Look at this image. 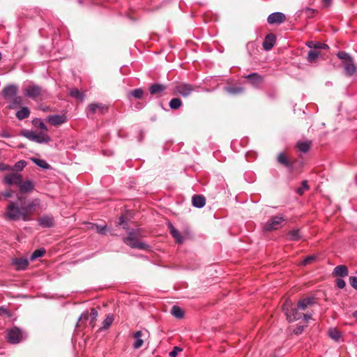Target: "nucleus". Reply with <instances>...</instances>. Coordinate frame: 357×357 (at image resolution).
<instances>
[{
	"mask_svg": "<svg viewBox=\"0 0 357 357\" xmlns=\"http://www.w3.org/2000/svg\"><path fill=\"white\" fill-rule=\"evenodd\" d=\"M40 200L35 199L27 203V205H22L19 207L16 203L10 202L6 208L3 218L8 221H29L36 211V206L39 204Z\"/></svg>",
	"mask_w": 357,
	"mask_h": 357,
	"instance_id": "1",
	"label": "nucleus"
},
{
	"mask_svg": "<svg viewBox=\"0 0 357 357\" xmlns=\"http://www.w3.org/2000/svg\"><path fill=\"white\" fill-rule=\"evenodd\" d=\"M3 183L9 186L16 185L21 194L30 193L33 191L34 183L29 179L23 180V176L17 172H11L5 175Z\"/></svg>",
	"mask_w": 357,
	"mask_h": 357,
	"instance_id": "2",
	"label": "nucleus"
},
{
	"mask_svg": "<svg viewBox=\"0 0 357 357\" xmlns=\"http://www.w3.org/2000/svg\"><path fill=\"white\" fill-rule=\"evenodd\" d=\"M282 310L286 316L288 322H294L295 321L303 319L305 323H308L312 319V314L303 313L298 306L295 305L289 298L285 299L282 305Z\"/></svg>",
	"mask_w": 357,
	"mask_h": 357,
	"instance_id": "3",
	"label": "nucleus"
},
{
	"mask_svg": "<svg viewBox=\"0 0 357 357\" xmlns=\"http://www.w3.org/2000/svg\"><path fill=\"white\" fill-rule=\"evenodd\" d=\"M276 160L278 163L287 168L291 175H298L303 172V162L298 159L291 160L285 152L278 153Z\"/></svg>",
	"mask_w": 357,
	"mask_h": 357,
	"instance_id": "4",
	"label": "nucleus"
},
{
	"mask_svg": "<svg viewBox=\"0 0 357 357\" xmlns=\"http://www.w3.org/2000/svg\"><path fill=\"white\" fill-rule=\"evenodd\" d=\"M139 235L140 230L139 229H132L128 232V236L123 238V241L125 244H126L131 248L144 250H147L149 248V245L144 242L139 241Z\"/></svg>",
	"mask_w": 357,
	"mask_h": 357,
	"instance_id": "5",
	"label": "nucleus"
},
{
	"mask_svg": "<svg viewBox=\"0 0 357 357\" xmlns=\"http://www.w3.org/2000/svg\"><path fill=\"white\" fill-rule=\"evenodd\" d=\"M286 221L284 215L271 216L270 219L262 226V230L265 232L278 230L281 228L282 223Z\"/></svg>",
	"mask_w": 357,
	"mask_h": 357,
	"instance_id": "6",
	"label": "nucleus"
},
{
	"mask_svg": "<svg viewBox=\"0 0 357 357\" xmlns=\"http://www.w3.org/2000/svg\"><path fill=\"white\" fill-rule=\"evenodd\" d=\"M86 111L88 115H93L96 112L105 114L109 111V107L103 103L93 102L87 106Z\"/></svg>",
	"mask_w": 357,
	"mask_h": 357,
	"instance_id": "7",
	"label": "nucleus"
},
{
	"mask_svg": "<svg viewBox=\"0 0 357 357\" xmlns=\"http://www.w3.org/2000/svg\"><path fill=\"white\" fill-rule=\"evenodd\" d=\"M7 338L8 342L18 344L23 338L22 333L19 328L14 326L8 331Z\"/></svg>",
	"mask_w": 357,
	"mask_h": 357,
	"instance_id": "8",
	"label": "nucleus"
},
{
	"mask_svg": "<svg viewBox=\"0 0 357 357\" xmlns=\"http://www.w3.org/2000/svg\"><path fill=\"white\" fill-rule=\"evenodd\" d=\"M42 89L38 85H29L24 89L26 97L36 100L41 96Z\"/></svg>",
	"mask_w": 357,
	"mask_h": 357,
	"instance_id": "9",
	"label": "nucleus"
},
{
	"mask_svg": "<svg viewBox=\"0 0 357 357\" xmlns=\"http://www.w3.org/2000/svg\"><path fill=\"white\" fill-rule=\"evenodd\" d=\"M195 89V86L186 83H181L178 84L175 87V91L176 93L182 96L183 97L189 96L192 91Z\"/></svg>",
	"mask_w": 357,
	"mask_h": 357,
	"instance_id": "10",
	"label": "nucleus"
},
{
	"mask_svg": "<svg viewBox=\"0 0 357 357\" xmlns=\"http://www.w3.org/2000/svg\"><path fill=\"white\" fill-rule=\"evenodd\" d=\"M286 20V16L281 12H275L268 15L267 22L269 24H280Z\"/></svg>",
	"mask_w": 357,
	"mask_h": 357,
	"instance_id": "11",
	"label": "nucleus"
},
{
	"mask_svg": "<svg viewBox=\"0 0 357 357\" xmlns=\"http://www.w3.org/2000/svg\"><path fill=\"white\" fill-rule=\"evenodd\" d=\"M316 303L317 298L314 296H307L298 300L297 305L302 311H305L308 307L314 305Z\"/></svg>",
	"mask_w": 357,
	"mask_h": 357,
	"instance_id": "12",
	"label": "nucleus"
},
{
	"mask_svg": "<svg viewBox=\"0 0 357 357\" xmlns=\"http://www.w3.org/2000/svg\"><path fill=\"white\" fill-rule=\"evenodd\" d=\"M68 118L66 114L50 115L47 117V121L54 126H58L67 122Z\"/></svg>",
	"mask_w": 357,
	"mask_h": 357,
	"instance_id": "13",
	"label": "nucleus"
},
{
	"mask_svg": "<svg viewBox=\"0 0 357 357\" xmlns=\"http://www.w3.org/2000/svg\"><path fill=\"white\" fill-rule=\"evenodd\" d=\"M245 78L248 79L250 84L256 88L261 87L264 82V77L258 73H251L245 76Z\"/></svg>",
	"mask_w": 357,
	"mask_h": 357,
	"instance_id": "14",
	"label": "nucleus"
},
{
	"mask_svg": "<svg viewBox=\"0 0 357 357\" xmlns=\"http://www.w3.org/2000/svg\"><path fill=\"white\" fill-rule=\"evenodd\" d=\"M337 56L341 60L342 67H355L353 59L349 53L340 51L337 52Z\"/></svg>",
	"mask_w": 357,
	"mask_h": 357,
	"instance_id": "15",
	"label": "nucleus"
},
{
	"mask_svg": "<svg viewBox=\"0 0 357 357\" xmlns=\"http://www.w3.org/2000/svg\"><path fill=\"white\" fill-rule=\"evenodd\" d=\"M349 269L346 265H338L335 266L332 272L333 278H344L348 276Z\"/></svg>",
	"mask_w": 357,
	"mask_h": 357,
	"instance_id": "16",
	"label": "nucleus"
},
{
	"mask_svg": "<svg viewBox=\"0 0 357 357\" xmlns=\"http://www.w3.org/2000/svg\"><path fill=\"white\" fill-rule=\"evenodd\" d=\"M17 93V87L15 85H8L2 91V95L6 100H10Z\"/></svg>",
	"mask_w": 357,
	"mask_h": 357,
	"instance_id": "17",
	"label": "nucleus"
},
{
	"mask_svg": "<svg viewBox=\"0 0 357 357\" xmlns=\"http://www.w3.org/2000/svg\"><path fill=\"white\" fill-rule=\"evenodd\" d=\"M285 238L290 241H298L302 238V234L300 229H293L289 231L286 235Z\"/></svg>",
	"mask_w": 357,
	"mask_h": 357,
	"instance_id": "18",
	"label": "nucleus"
},
{
	"mask_svg": "<svg viewBox=\"0 0 357 357\" xmlns=\"http://www.w3.org/2000/svg\"><path fill=\"white\" fill-rule=\"evenodd\" d=\"M167 226H168L169 233L173 236V238L175 239L176 243H177L178 244L183 243V238L181 236L179 231L177 230L171 222H169Z\"/></svg>",
	"mask_w": 357,
	"mask_h": 357,
	"instance_id": "19",
	"label": "nucleus"
},
{
	"mask_svg": "<svg viewBox=\"0 0 357 357\" xmlns=\"http://www.w3.org/2000/svg\"><path fill=\"white\" fill-rule=\"evenodd\" d=\"M305 45L313 50L319 51L321 50H328L329 47L325 43H320L316 40H310L306 42Z\"/></svg>",
	"mask_w": 357,
	"mask_h": 357,
	"instance_id": "20",
	"label": "nucleus"
},
{
	"mask_svg": "<svg viewBox=\"0 0 357 357\" xmlns=\"http://www.w3.org/2000/svg\"><path fill=\"white\" fill-rule=\"evenodd\" d=\"M68 95L70 97L79 100V102H83L86 97L85 93L81 91L77 88L69 89Z\"/></svg>",
	"mask_w": 357,
	"mask_h": 357,
	"instance_id": "21",
	"label": "nucleus"
},
{
	"mask_svg": "<svg viewBox=\"0 0 357 357\" xmlns=\"http://www.w3.org/2000/svg\"><path fill=\"white\" fill-rule=\"evenodd\" d=\"M312 145L311 140L298 141L296 144V148L302 153H307L310 151Z\"/></svg>",
	"mask_w": 357,
	"mask_h": 357,
	"instance_id": "22",
	"label": "nucleus"
},
{
	"mask_svg": "<svg viewBox=\"0 0 357 357\" xmlns=\"http://www.w3.org/2000/svg\"><path fill=\"white\" fill-rule=\"evenodd\" d=\"M275 43V36L271 33L265 37L263 42V47L266 50H270L273 48Z\"/></svg>",
	"mask_w": 357,
	"mask_h": 357,
	"instance_id": "23",
	"label": "nucleus"
},
{
	"mask_svg": "<svg viewBox=\"0 0 357 357\" xmlns=\"http://www.w3.org/2000/svg\"><path fill=\"white\" fill-rule=\"evenodd\" d=\"M13 264L17 271L26 270L29 266V261L24 258H15L13 259Z\"/></svg>",
	"mask_w": 357,
	"mask_h": 357,
	"instance_id": "24",
	"label": "nucleus"
},
{
	"mask_svg": "<svg viewBox=\"0 0 357 357\" xmlns=\"http://www.w3.org/2000/svg\"><path fill=\"white\" fill-rule=\"evenodd\" d=\"M193 206L196 208H202L206 204V199L204 195H195L192 198Z\"/></svg>",
	"mask_w": 357,
	"mask_h": 357,
	"instance_id": "25",
	"label": "nucleus"
},
{
	"mask_svg": "<svg viewBox=\"0 0 357 357\" xmlns=\"http://www.w3.org/2000/svg\"><path fill=\"white\" fill-rule=\"evenodd\" d=\"M38 222L43 227H52L54 226V218L52 216L44 215L38 219Z\"/></svg>",
	"mask_w": 357,
	"mask_h": 357,
	"instance_id": "26",
	"label": "nucleus"
},
{
	"mask_svg": "<svg viewBox=\"0 0 357 357\" xmlns=\"http://www.w3.org/2000/svg\"><path fill=\"white\" fill-rule=\"evenodd\" d=\"M166 87L161 84H153L149 86V91L151 95H160Z\"/></svg>",
	"mask_w": 357,
	"mask_h": 357,
	"instance_id": "27",
	"label": "nucleus"
},
{
	"mask_svg": "<svg viewBox=\"0 0 357 357\" xmlns=\"http://www.w3.org/2000/svg\"><path fill=\"white\" fill-rule=\"evenodd\" d=\"M142 335V331H137L134 333L133 337L135 338V341L133 343V348L135 349H139L142 347L144 344L143 340L141 339Z\"/></svg>",
	"mask_w": 357,
	"mask_h": 357,
	"instance_id": "28",
	"label": "nucleus"
},
{
	"mask_svg": "<svg viewBox=\"0 0 357 357\" xmlns=\"http://www.w3.org/2000/svg\"><path fill=\"white\" fill-rule=\"evenodd\" d=\"M30 109L27 107H23L16 112V117L18 120L26 119L30 115Z\"/></svg>",
	"mask_w": 357,
	"mask_h": 357,
	"instance_id": "29",
	"label": "nucleus"
},
{
	"mask_svg": "<svg viewBox=\"0 0 357 357\" xmlns=\"http://www.w3.org/2000/svg\"><path fill=\"white\" fill-rule=\"evenodd\" d=\"M50 141H51V138L47 134H46L43 132H40V133L36 134V139H35L36 142L41 144V143H48Z\"/></svg>",
	"mask_w": 357,
	"mask_h": 357,
	"instance_id": "30",
	"label": "nucleus"
},
{
	"mask_svg": "<svg viewBox=\"0 0 357 357\" xmlns=\"http://www.w3.org/2000/svg\"><path fill=\"white\" fill-rule=\"evenodd\" d=\"M328 336L335 341H339L341 338V332L336 328H331L328 331Z\"/></svg>",
	"mask_w": 357,
	"mask_h": 357,
	"instance_id": "31",
	"label": "nucleus"
},
{
	"mask_svg": "<svg viewBox=\"0 0 357 357\" xmlns=\"http://www.w3.org/2000/svg\"><path fill=\"white\" fill-rule=\"evenodd\" d=\"M320 56L321 53L319 51L310 50L307 53V60L310 63H313L315 62Z\"/></svg>",
	"mask_w": 357,
	"mask_h": 357,
	"instance_id": "32",
	"label": "nucleus"
},
{
	"mask_svg": "<svg viewBox=\"0 0 357 357\" xmlns=\"http://www.w3.org/2000/svg\"><path fill=\"white\" fill-rule=\"evenodd\" d=\"M244 88L241 86L232 85L227 86L226 88V91L233 95H237L243 93L244 91Z\"/></svg>",
	"mask_w": 357,
	"mask_h": 357,
	"instance_id": "33",
	"label": "nucleus"
},
{
	"mask_svg": "<svg viewBox=\"0 0 357 357\" xmlns=\"http://www.w3.org/2000/svg\"><path fill=\"white\" fill-rule=\"evenodd\" d=\"M114 320V317L112 314H107L105 319L102 323V326H101L100 329H102V330L108 329L112 324Z\"/></svg>",
	"mask_w": 357,
	"mask_h": 357,
	"instance_id": "34",
	"label": "nucleus"
},
{
	"mask_svg": "<svg viewBox=\"0 0 357 357\" xmlns=\"http://www.w3.org/2000/svg\"><path fill=\"white\" fill-rule=\"evenodd\" d=\"M32 125L35 128H40L43 131H45V132L47 131V127L46 126V125L44 123V122L42 121L41 119L34 118L32 120Z\"/></svg>",
	"mask_w": 357,
	"mask_h": 357,
	"instance_id": "35",
	"label": "nucleus"
},
{
	"mask_svg": "<svg viewBox=\"0 0 357 357\" xmlns=\"http://www.w3.org/2000/svg\"><path fill=\"white\" fill-rule=\"evenodd\" d=\"M97 317H98V310L93 307L91 309V312L89 314V325L91 326V328H94L96 326V322L97 321Z\"/></svg>",
	"mask_w": 357,
	"mask_h": 357,
	"instance_id": "36",
	"label": "nucleus"
},
{
	"mask_svg": "<svg viewBox=\"0 0 357 357\" xmlns=\"http://www.w3.org/2000/svg\"><path fill=\"white\" fill-rule=\"evenodd\" d=\"M171 312L172 314L176 318L181 319L184 317L183 310L178 305H174Z\"/></svg>",
	"mask_w": 357,
	"mask_h": 357,
	"instance_id": "37",
	"label": "nucleus"
},
{
	"mask_svg": "<svg viewBox=\"0 0 357 357\" xmlns=\"http://www.w3.org/2000/svg\"><path fill=\"white\" fill-rule=\"evenodd\" d=\"M10 101V105L9 106L10 108L14 109L16 107L22 105V98L21 96H18L15 95V96H13L11 98V99L9 100Z\"/></svg>",
	"mask_w": 357,
	"mask_h": 357,
	"instance_id": "38",
	"label": "nucleus"
},
{
	"mask_svg": "<svg viewBox=\"0 0 357 357\" xmlns=\"http://www.w3.org/2000/svg\"><path fill=\"white\" fill-rule=\"evenodd\" d=\"M169 105L171 109H177L181 107L182 101L178 98H174L170 100Z\"/></svg>",
	"mask_w": 357,
	"mask_h": 357,
	"instance_id": "39",
	"label": "nucleus"
},
{
	"mask_svg": "<svg viewBox=\"0 0 357 357\" xmlns=\"http://www.w3.org/2000/svg\"><path fill=\"white\" fill-rule=\"evenodd\" d=\"M32 160L36 165L44 169H48L50 168V165L45 160L32 158Z\"/></svg>",
	"mask_w": 357,
	"mask_h": 357,
	"instance_id": "40",
	"label": "nucleus"
},
{
	"mask_svg": "<svg viewBox=\"0 0 357 357\" xmlns=\"http://www.w3.org/2000/svg\"><path fill=\"white\" fill-rule=\"evenodd\" d=\"M20 134L24 137L29 139V140L35 142L36 133L34 132L33 131L23 130L21 131Z\"/></svg>",
	"mask_w": 357,
	"mask_h": 357,
	"instance_id": "41",
	"label": "nucleus"
},
{
	"mask_svg": "<svg viewBox=\"0 0 357 357\" xmlns=\"http://www.w3.org/2000/svg\"><path fill=\"white\" fill-rule=\"evenodd\" d=\"M310 189V186L308 185L307 181L304 180L301 182V186L296 190V193L299 195H303L305 190H308Z\"/></svg>",
	"mask_w": 357,
	"mask_h": 357,
	"instance_id": "42",
	"label": "nucleus"
},
{
	"mask_svg": "<svg viewBox=\"0 0 357 357\" xmlns=\"http://www.w3.org/2000/svg\"><path fill=\"white\" fill-rule=\"evenodd\" d=\"M46 253V250L44 248L36 250L31 256V259L33 260L36 258L44 256Z\"/></svg>",
	"mask_w": 357,
	"mask_h": 357,
	"instance_id": "43",
	"label": "nucleus"
},
{
	"mask_svg": "<svg viewBox=\"0 0 357 357\" xmlns=\"http://www.w3.org/2000/svg\"><path fill=\"white\" fill-rule=\"evenodd\" d=\"M130 95L137 99H141L144 95V91L141 88L135 89L130 91Z\"/></svg>",
	"mask_w": 357,
	"mask_h": 357,
	"instance_id": "44",
	"label": "nucleus"
},
{
	"mask_svg": "<svg viewBox=\"0 0 357 357\" xmlns=\"http://www.w3.org/2000/svg\"><path fill=\"white\" fill-rule=\"evenodd\" d=\"M96 227V230L97 233L101 234V235H106L107 231V225H94Z\"/></svg>",
	"mask_w": 357,
	"mask_h": 357,
	"instance_id": "45",
	"label": "nucleus"
},
{
	"mask_svg": "<svg viewBox=\"0 0 357 357\" xmlns=\"http://www.w3.org/2000/svg\"><path fill=\"white\" fill-rule=\"evenodd\" d=\"M0 316L10 318L12 316L11 312L3 306L0 307Z\"/></svg>",
	"mask_w": 357,
	"mask_h": 357,
	"instance_id": "46",
	"label": "nucleus"
},
{
	"mask_svg": "<svg viewBox=\"0 0 357 357\" xmlns=\"http://www.w3.org/2000/svg\"><path fill=\"white\" fill-rule=\"evenodd\" d=\"M89 319V314L86 312H83L79 318V320H78V324L79 325H82V324H85L88 320Z\"/></svg>",
	"mask_w": 357,
	"mask_h": 357,
	"instance_id": "47",
	"label": "nucleus"
},
{
	"mask_svg": "<svg viewBox=\"0 0 357 357\" xmlns=\"http://www.w3.org/2000/svg\"><path fill=\"white\" fill-rule=\"evenodd\" d=\"M26 165L25 160H20L15 164L14 169L16 171H22Z\"/></svg>",
	"mask_w": 357,
	"mask_h": 357,
	"instance_id": "48",
	"label": "nucleus"
},
{
	"mask_svg": "<svg viewBox=\"0 0 357 357\" xmlns=\"http://www.w3.org/2000/svg\"><path fill=\"white\" fill-rule=\"evenodd\" d=\"M317 259V256H316V255H309V256H307L304 259L302 264H303V265L306 266V265L316 261Z\"/></svg>",
	"mask_w": 357,
	"mask_h": 357,
	"instance_id": "49",
	"label": "nucleus"
},
{
	"mask_svg": "<svg viewBox=\"0 0 357 357\" xmlns=\"http://www.w3.org/2000/svg\"><path fill=\"white\" fill-rule=\"evenodd\" d=\"M335 286L339 289H343L346 286L345 281L342 278H337L335 280Z\"/></svg>",
	"mask_w": 357,
	"mask_h": 357,
	"instance_id": "50",
	"label": "nucleus"
},
{
	"mask_svg": "<svg viewBox=\"0 0 357 357\" xmlns=\"http://www.w3.org/2000/svg\"><path fill=\"white\" fill-rule=\"evenodd\" d=\"M128 217L126 214H122L119 218V220L116 222V226H121V225H124V222L128 220Z\"/></svg>",
	"mask_w": 357,
	"mask_h": 357,
	"instance_id": "51",
	"label": "nucleus"
},
{
	"mask_svg": "<svg viewBox=\"0 0 357 357\" xmlns=\"http://www.w3.org/2000/svg\"><path fill=\"white\" fill-rule=\"evenodd\" d=\"M14 191L13 190H7L1 192V195L5 199L10 198L13 196Z\"/></svg>",
	"mask_w": 357,
	"mask_h": 357,
	"instance_id": "52",
	"label": "nucleus"
},
{
	"mask_svg": "<svg viewBox=\"0 0 357 357\" xmlns=\"http://www.w3.org/2000/svg\"><path fill=\"white\" fill-rule=\"evenodd\" d=\"M349 283L354 289L357 290V277L356 276H351L349 278Z\"/></svg>",
	"mask_w": 357,
	"mask_h": 357,
	"instance_id": "53",
	"label": "nucleus"
},
{
	"mask_svg": "<svg viewBox=\"0 0 357 357\" xmlns=\"http://www.w3.org/2000/svg\"><path fill=\"white\" fill-rule=\"evenodd\" d=\"M357 73V68H344V73L347 76H351Z\"/></svg>",
	"mask_w": 357,
	"mask_h": 357,
	"instance_id": "54",
	"label": "nucleus"
},
{
	"mask_svg": "<svg viewBox=\"0 0 357 357\" xmlns=\"http://www.w3.org/2000/svg\"><path fill=\"white\" fill-rule=\"evenodd\" d=\"M305 326H298L293 330V333L298 335L301 334L304 331Z\"/></svg>",
	"mask_w": 357,
	"mask_h": 357,
	"instance_id": "55",
	"label": "nucleus"
},
{
	"mask_svg": "<svg viewBox=\"0 0 357 357\" xmlns=\"http://www.w3.org/2000/svg\"><path fill=\"white\" fill-rule=\"evenodd\" d=\"M181 349H180L178 347H174L172 351H171L169 353V357H176L178 355V351H181Z\"/></svg>",
	"mask_w": 357,
	"mask_h": 357,
	"instance_id": "56",
	"label": "nucleus"
},
{
	"mask_svg": "<svg viewBox=\"0 0 357 357\" xmlns=\"http://www.w3.org/2000/svg\"><path fill=\"white\" fill-rule=\"evenodd\" d=\"M13 168L9 165L0 162V171L13 170Z\"/></svg>",
	"mask_w": 357,
	"mask_h": 357,
	"instance_id": "57",
	"label": "nucleus"
},
{
	"mask_svg": "<svg viewBox=\"0 0 357 357\" xmlns=\"http://www.w3.org/2000/svg\"><path fill=\"white\" fill-rule=\"evenodd\" d=\"M17 199L20 202V206L27 205V204L24 202L25 197L23 196V194H21L20 192L17 195Z\"/></svg>",
	"mask_w": 357,
	"mask_h": 357,
	"instance_id": "58",
	"label": "nucleus"
},
{
	"mask_svg": "<svg viewBox=\"0 0 357 357\" xmlns=\"http://www.w3.org/2000/svg\"><path fill=\"white\" fill-rule=\"evenodd\" d=\"M38 51H39V52H40V54H43L45 52V53H47V50L45 49V47H43V46H40V47H39V50H38Z\"/></svg>",
	"mask_w": 357,
	"mask_h": 357,
	"instance_id": "59",
	"label": "nucleus"
},
{
	"mask_svg": "<svg viewBox=\"0 0 357 357\" xmlns=\"http://www.w3.org/2000/svg\"><path fill=\"white\" fill-rule=\"evenodd\" d=\"M121 226L123 227V229L126 230L129 229V225H128V219L124 222V225H121Z\"/></svg>",
	"mask_w": 357,
	"mask_h": 357,
	"instance_id": "60",
	"label": "nucleus"
},
{
	"mask_svg": "<svg viewBox=\"0 0 357 357\" xmlns=\"http://www.w3.org/2000/svg\"><path fill=\"white\" fill-rule=\"evenodd\" d=\"M305 12L307 13L312 14V13H313L314 12V10H313V9L309 8V7H307V8H305Z\"/></svg>",
	"mask_w": 357,
	"mask_h": 357,
	"instance_id": "61",
	"label": "nucleus"
},
{
	"mask_svg": "<svg viewBox=\"0 0 357 357\" xmlns=\"http://www.w3.org/2000/svg\"><path fill=\"white\" fill-rule=\"evenodd\" d=\"M353 317L354 318H356V321H357V310H356L355 312H354L353 313Z\"/></svg>",
	"mask_w": 357,
	"mask_h": 357,
	"instance_id": "62",
	"label": "nucleus"
},
{
	"mask_svg": "<svg viewBox=\"0 0 357 357\" xmlns=\"http://www.w3.org/2000/svg\"><path fill=\"white\" fill-rule=\"evenodd\" d=\"M2 136H3V137H9V135H7L6 133L3 134V135H2Z\"/></svg>",
	"mask_w": 357,
	"mask_h": 357,
	"instance_id": "63",
	"label": "nucleus"
},
{
	"mask_svg": "<svg viewBox=\"0 0 357 357\" xmlns=\"http://www.w3.org/2000/svg\"><path fill=\"white\" fill-rule=\"evenodd\" d=\"M324 2L327 3V2H330L331 0H323Z\"/></svg>",
	"mask_w": 357,
	"mask_h": 357,
	"instance_id": "64",
	"label": "nucleus"
}]
</instances>
